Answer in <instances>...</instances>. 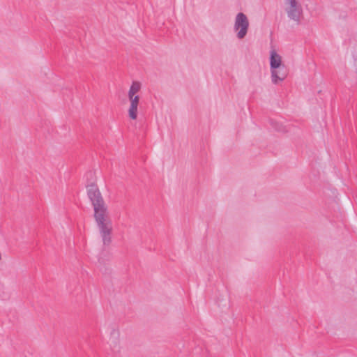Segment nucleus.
<instances>
[{
    "label": "nucleus",
    "instance_id": "2",
    "mask_svg": "<svg viewBox=\"0 0 357 357\" xmlns=\"http://www.w3.org/2000/svg\"><path fill=\"white\" fill-rule=\"evenodd\" d=\"M142 89V84L138 81H133L128 91L129 106L128 109V117L131 120H136L138 115V107L140 102V97L138 93Z\"/></svg>",
    "mask_w": 357,
    "mask_h": 357
},
{
    "label": "nucleus",
    "instance_id": "5",
    "mask_svg": "<svg viewBox=\"0 0 357 357\" xmlns=\"http://www.w3.org/2000/svg\"><path fill=\"white\" fill-rule=\"evenodd\" d=\"M87 195L91 202L93 210L107 206L98 188L95 185L88 186Z\"/></svg>",
    "mask_w": 357,
    "mask_h": 357
},
{
    "label": "nucleus",
    "instance_id": "7",
    "mask_svg": "<svg viewBox=\"0 0 357 357\" xmlns=\"http://www.w3.org/2000/svg\"><path fill=\"white\" fill-rule=\"evenodd\" d=\"M282 63V56L276 52L275 49L270 51V69L278 68V67L284 66Z\"/></svg>",
    "mask_w": 357,
    "mask_h": 357
},
{
    "label": "nucleus",
    "instance_id": "4",
    "mask_svg": "<svg viewBox=\"0 0 357 357\" xmlns=\"http://www.w3.org/2000/svg\"><path fill=\"white\" fill-rule=\"evenodd\" d=\"M248 29L249 20L247 16L243 13H238L235 17L234 24V30L237 38L243 39L248 33Z\"/></svg>",
    "mask_w": 357,
    "mask_h": 357
},
{
    "label": "nucleus",
    "instance_id": "3",
    "mask_svg": "<svg viewBox=\"0 0 357 357\" xmlns=\"http://www.w3.org/2000/svg\"><path fill=\"white\" fill-rule=\"evenodd\" d=\"M285 11L288 17L297 24L303 19V8L298 0H285Z\"/></svg>",
    "mask_w": 357,
    "mask_h": 357
},
{
    "label": "nucleus",
    "instance_id": "6",
    "mask_svg": "<svg viewBox=\"0 0 357 357\" xmlns=\"http://www.w3.org/2000/svg\"><path fill=\"white\" fill-rule=\"evenodd\" d=\"M271 82L273 84H278L283 82L288 75L286 66L278 67V68L270 69Z\"/></svg>",
    "mask_w": 357,
    "mask_h": 357
},
{
    "label": "nucleus",
    "instance_id": "1",
    "mask_svg": "<svg viewBox=\"0 0 357 357\" xmlns=\"http://www.w3.org/2000/svg\"><path fill=\"white\" fill-rule=\"evenodd\" d=\"M94 218L104 245L112 242V222L109 218L107 207L94 210Z\"/></svg>",
    "mask_w": 357,
    "mask_h": 357
}]
</instances>
